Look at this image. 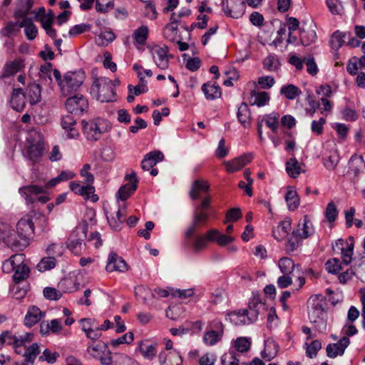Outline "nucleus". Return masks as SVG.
Returning <instances> with one entry per match:
<instances>
[{
  "mask_svg": "<svg viewBox=\"0 0 365 365\" xmlns=\"http://www.w3.org/2000/svg\"><path fill=\"white\" fill-rule=\"evenodd\" d=\"M222 9L227 16L239 19L245 14V2L243 0H226L223 2Z\"/></svg>",
  "mask_w": 365,
  "mask_h": 365,
  "instance_id": "obj_10",
  "label": "nucleus"
},
{
  "mask_svg": "<svg viewBox=\"0 0 365 365\" xmlns=\"http://www.w3.org/2000/svg\"><path fill=\"white\" fill-rule=\"evenodd\" d=\"M19 21L8 22L5 24L4 27L1 29L0 33L4 36L11 38L15 36L19 33Z\"/></svg>",
  "mask_w": 365,
  "mask_h": 365,
  "instance_id": "obj_47",
  "label": "nucleus"
},
{
  "mask_svg": "<svg viewBox=\"0 0 365 365\" xmlns=\"http://www.w3.org/2000/svg\"><path fill=\"white\" fill-rule=\"evenodd\" d=\"M61 322L60 319H52L50 322H42L40 324V332L43 335H47L50 332L58 333L62 330Z\"/></svg>",
  "mask_w": 365,
  "mask_h": 365,
  "instance_id": "obj_25",
  "label": "nucleus"
},
{
  "mask_svg": "<svg viewBox=\"0 0 365 365\" xmlns=\"http://www.w3.org/2000/svg\"><path fill=\"white\" fill-rule=\"evenodd\" d=\"M279 115L277 113H272L267 115L263 118V120L265 121L266 125L272 130L273 132H276L278 129V119Z\"/></svg>",
  "mask_w": 365,
  "mask_h": 365,
  "instance_id": "obj_61",
  "label": "nucleus"
},
{
  "mask_svg": "<svg viewBox=\"0 0 365 365\" xmlns=\"http://www.w3.org/2000/svg\"><path fill=\"white\" fill-rule=\"evenodd\" d=\"M164 159V155L160 151H153L146 154L141 162V168L144 170H149L158 162Z\"/></svg>",
  "mask_w": 365,
  "mask_h": 365,
  "instance_id": "obj_19",
  "label": "nucleus"
},
{
  "mask_svg": "<svg viewBox=\"0 0 365 365\" xmlns=\"http://www.w3.org/2000/svg\"><path fill=\"white\" fill-rule=\"evenodd\" d=\"M168 48L166 46L155 45L150 48V52L157 67L161 70L168 69L170 58L173 56L168 54Z\"/></svg>",
  "mask_w": 365,
  "mask_h": 365,
  "instance_id": "obj_9",
  "label": "nucleus"
},
{
  "mask_svg": "<svg viewBox=\"0 0 365 365\" xmlns=\"http://www.w3.org/2000/svg\"><path fill=\"white\" fill-rule=\"evenodd\" d=\"M125 178L129 180L130 182L123 185L118 190V197L121 200H127L137 189L138 179L135 173H133L130 175H128Z\"/></svg>",
  "mask_w": 365,
  "mask_h": 365,
  "instance_id": "obj_17",
  "label": "nucleus"
},
{
  "mask_svg": "<svg viewBox=\"0 0 365 365\" xmlns=\"http://www.w3.org/2000/svg\"><path fill=\"white\" fill-rule=\"evenodd\" d=\"M135 297L144 304H148L150 298L154 297V294L150 289L142 285L135 288Z\"/></svg>",
  "mask_w": 365,
  "mask_h": 365,
  "instance_id": "obj_41",
  "label": "nucleus"
},
{
  "mask_svg": "<svg viewBox=\"0 0 365 365\" xmlns=\"http://www.w3.org/2000/svg\"><path fill=\"white\" fill-rule=\"evenodd\" d=\"M264 304H254L252 307H250L249 309H244V311H245V314L247 315V319L249 320L250 324L257 321L260 308L264 309Z\"/></svg>",
  "mask_w": 365,
  "mask_h": 365,
  "instance_id": "obj_55",
  "label": "nucleus"
},
{
  "mask_svg": "<svg viewBox=\"0 0 365 365\" xmlns=\"http://www.w3.org/2000/svg\"><path fill=\"white\" fill-rule=\"evenodd\" d=\"M325 267L327 272L331 274H336L341 269L340 260L337 258L329 259L326 262Z\"/></svg>",
  "mask_w": 365,
  "mask_h": 365,
  "instance_id": "obj_62",
  "label": "nucleus"
},
{
  "mask_svg": "<svg viewBox=\"0 0 365 365\" xmlns=\"http://www.w3.org/2000/svg\"><path fill=\"white\" fill-rule=\"evenodd\" d=\"M53 76L60 86L61 94L64 96L76 92L85 80V73L82 70L68 71L63 76V78L61 79V73L58 70L54 69Z\"/></svg>",
  "mask_w": 365,
  "mask_h": 365,
  "instance_id": "obj_2",
  "label": "nucleus"
},
{
  "mask_svg": "<svg viewBox=\"0 0 365 365\" xmlns=\"http://www.w3.org/2000/svg\"><path fill=\"white\" fill-rule=\"evenodd\" d=\"M230 320L232 323L237 326H242L249 324V320L247 319V315L245 314L244 309L239 311L238 312H232L229 314Z\"/></svg>",
  "mask_w": 365,
  "mask_h": 365,
  "instance_id": "obj_45",
  "label": "nucleus"
},
{
  "mask_svg": "<svg viewBox=\"0 0 365 365\" xmlns=\"http://www.w3.org/2000/svg\"><path fill=\"white\" fill-rule=\"evenodd\" d=\"M115 38V34L110 31L101 32L96 38V42L98 45L105 46L112 42Z\"/></svg>",
  "mask_w": 365,
  "mask_h": 365,
  "instance_id": "obj_51",
  "label": "nucleus"
},
{
  "mask_svg": "<svg viewBox=\"0 0 365 365\" xmlns=\"http://www.w3.org/2000/svg\"><path fill=\"white\" fill-rule=\"evenodd\" d=\"M252 159V155L250 153L245 154L232 160L225 161L224 165H225L226 170L228 173H235L247 165Z\"/></svg>",
  "mask_w": 365,
  "mask_h": 365,
  "instance_id": "obj_15",
  "label": "nucleus"
},
{
  "mask_svg": "<svg viewBox=\"0 0 365 365\" xmlns=\"http://www.w3.org/2000/svg\"><path fill=\"white\" fill-rule=\"evenodd\" d=\"M14 272L13 278L15 282H19L29 277L30 269L26 264L11 269Z\"/></svg>",
  "mask_w": 365,
  "mask_h": 365,
  "instance_id": "obj_48",
  "label": "nucleus"
},
{
  "mask_svg": "<svg viewBox=\"0 0 365 365\" xmlns=\"http://www.w3.org/2000/svg\"><path fill=\"white\" fill-rule=\"evenodd\" d=\"M139 349L143 357L148 360H153L157 354L156 346L154 344L140 342L139 344Z\"/></svg>",
  "mask_w": 365,
  "mask_h": 365,
  "instance_id": "obj_42",
  "label": "nucleus"
},
{
  "mask_svg": "<svg viewBox=\"0 0 365 365\" xmlns=\"http://www.w3.org/2000/svg\"><path fill=\"white\" fill-rule=\"evenodd\" d=\"M25 264V255L22 253L15 254L3 263L2 269L4 272H10L11 269Z\"/></svg>",
  "mask_w": 365,
  "mask_h": 365,
  "instance_id": "obj_24",
  "label": "nucleus"
},
{
  "mask_svg": "<svg viewBox=\"0 0 365 365\" xmlns=\"http://www.w3.org/2000/svg\"><path fill=\"white\" fill-rule=\"evenodd\" d=\"M339 162V155L336 151L331 154L327 159H324V165L329 170H334Z\"/></svg>",
  "mask_w": 365,
  "mask_h": 365,
  "instance_id": "obj_59",
  "label": "nucleus"
},
{
  "mask_svg": "<svg viewBox=\"0 0 365 365\" xmlns=\"http://www.w3.org/2000/svg\"><path fill=\"white\" fill-rule=\"evenodd\" d=\"M44 150L42 134L36 130H31L26 138V156L29 160L37 162L40 160Z\"/></svg>",
  "mask_w": 365,
  "mask_h": 365,
  "instance_id": "obj_5",
  "label": "nucleus"
},
{
  "mask_svg": "<svg viewBox=\"0 0 365 365\" xmlns=\"http://www.w3.org/2000/svg\"><path fill=\"white\" fill-rule=\"evenodd\" d=\"M286 171L289 177L297 178L304 172L298 160L295 158H290L286 163Z\"/></svg>",
  "mask_w": 365,
  "mask_h": 365,
  "instance_id": "obj_36",
  "label": "nucleus"
},
{
  "mask_svg": "<svg viewBox=\"0 0 365 365\" xmlns=\"http://www.w3.org/2000/svg\"><path fill=\"white\" fill-rule=\"evenodd\" d=\"M216 330H208L203 336V341L207 346H214L220 341L223 334V325L217 320L213 322Z\"/></svg>",
  "mask_w": 365,
  "mask_h": 365,
  "instance_id": "obj_13",
  "label": "nucleus"
},
{
  "mask_svg": "<svg viewBox=\"0 0 365 365\" xmlns=\"http://www.w3.org/2000/svg\"><path fill=\"white\" fill-rule=\"evenodd\" d=\"M86 351L93 358L100 360L102 365H111L113 363L108 346L102 341L89 343Z\"/></svg>",
  "mask_w": 365,
  "mask_h": 365,
  "instance_id": "obj_7",
  "label": "nucleus"
},
{
  "mask_svg": "<svg viewBox=\"0 0 365 365\" xmlns=\"http://www.w3.org/2000/svg\"><path fill=\"white\" fill-rule=\"evenodd\" d=\"M202 91L207 100L212 101L220 98L221 89L219 86L210 82L204 83L202 86Z\"/></svg>",
  "mask_w": 365,
  "mask_h": 365,
  "instance_id": "obj_28",
  "label": "nucleus"
},
{
  "mask_svg": "<svg viewBox=\"0 0 365 365\" xmlns=\"http://www.w3.org/2000/svg\"><path fill=\"white\" fill-rule=\"evenodd\" d=\"M303 221L304 222L302 228V232L299 233V235L300 238L306 239L313 235L314 228L312 223L307 215H304Z\"/></svg>",
  "mask_w": 365,
  "mask_h": 365,
  "instance_id": "obj_53",
  "label": "nucleus"
},
{
  "mask_svg": "<svg viewBox=\"0 0 365 365\" xmlns=\"http://www.w3.org/2000/svg\"><path fill=\"white\" fill-rule=\"evenodd\" d=\"M83 134L91 141L99 140L101 135L110 129L109 123L103 118H96L88 122H82Z\"/></svg>",
  "mask_w": 365,
  "mask_h": 365,
  "instance_id": "obj_6",
  "label": "nucleus"
},
{
  "mask_svg": "<svg viewBox=\"0 0 365 365\" xmlns=\"http://www.w3.org/2000/svg\"><path fill=\"white\" fill-rule=\"evenodd\" d=\"M209 218V215L205 211L200 210H194L193 222L198 226L202 225Z\"/></svg>",
  "mask_w": 365,
  "mask_h": 365,
  "instance_id": "obj_63",
  "label": "nucleus"
},
{
  "mask_svg": "<svg viewBox=\"0 0 365 365\" xmlns=\"http://www.w3.org/2000/svg\"><path fill=\"white\" fill-rule=\"evenodd\" d=\"M19 27L24 28L26 36L29 40H33L36 38L38 30L31 18H24V19L20 21Z\"/></svg>",
  "mask_w": 365,
  "mask_h": 365,
  "instance_id": "obj_31",
  "label": "nucleus"
},
{
  "mask_svg": "<svg viewBox=\"0 0 365 365\" xmlns=\"http://www.w3.org/2000/svg\"><path fill=\"white\" fill-rule=\"evenodd\" d=\"M238 361L233 351H229L221 357L222 365H238Z\"/></svg>",
  "mask_w": 365,
  "mask_h": 365,
  "instance_id": "obj_64",
  "label": "nucleus"
},
{
  "mask_svg": "<svg viewBox=\"0 0 365 365\" xmlns=\"http://www.w3.org/2000/svg\"><path fill=\"white\" fill-rule=\"evenodd\" d=\"M237 118L239 122L245 127L249 128L251 124V113L247 103H242L238 108Z\"/></svg>",
  "mask_w": 365,
  "mask_h": 365,
  "instance_id": "obj_30",
  "label": "nucleus"
},
{
  "mask_svg": "<svg viewBox=\"0 0 365 365\" xmlns=\"http://www.w3.org/2000/svg\"><path fill=\"white\" fill-rule=\"evenodd\" d=\"M209 184L207 182L202 180H196L193 182L191 190L190 191V197L192 200L199 198L200 195L202 192L208 191Z\"/></svg>",
  "mask_w": 365,
  "mask_h": 365,
  "instance_id": "obj_29",
  "label": "nucleus"
},
{
  "mask_svg": "<svg viewBox=\"0 0 365 365\" xmlns=\"http://www.w3.org/2000/svg\"><path fill=\"white\" fill-rule=\"evenodd\" d=\"M349 240L351 241L350 243L346 242L347 247L344 248V245L345 244L344 241L341 239L338 240L336 242V246L339 247L341 250V256H342V260L343 263L346 265H348L351 263L352 260V256L354 254V242H353V237H349Z\"/></svg>",
  "mask_w": 365,
  "mask_h": 365,
  "instance_id": "obj_20",
  "label": "nucleus"
},
{
  "mask_svg": "<svg viewBox=\"0 0 365 365\" xmlns=\"http://www.w3.org/2000/svg\"><path fill=\"white\" fill-rule=\"evenodd\" d=\"M292 227L291 220L286 219L282 221L273 230V236L278 241L284 240L289 234Z\"/></svg>",
  "mask_w": 365,
  "mask_h": 365,
  "instance_id": "obj_27",
  "label": "nucleus"
},
{
  "mask_svg": "<svg viewBox=\"0 0 365 365\" xmlns=\"http://www.w3.org/2000/svg\"><path fill=\"white\" fill-rule=\"evenodd\" d=\"M41 350L37 343L32 344L30 346L25 349L24 356L25 358V362L32 365L36 358L40 354Z\"/></svg>",
  "mask_w": 365,
  "mask_h": 365,
  "instance_id": "obj_38",
  "label": "nucleus"
},
{
  "mask_svg": "<svg viewBox=\"0 0 365 365\" xmlns=\"http://www.w3.org/2000/svg\"><path fill=\"white\" fill-rule=\"evenodd\" d=\"M17 234L11 230L9 245L12 249L22 250L28 245L29 238L34 234V224L30 215L22 217L16 225Z\"/></svg>",
  "mask_w": 365,
  "mask_h": 365,
  "instance_id": "obj_1",
  "label": "nucleus"
},
{
  "mask_svg": "<svg viewBox=\"0 0 365 365\" xmlns=\"http://www.w3.org/2000/svg\"><path fill=\"white\" fill-rule=\"evenodd\" d=\"M149 30L147 26L143 25L133 32V38L138 45H145L148 38Z\"/></svg>",
  "mask_w": 365,
  "mask_h": 365,
  "instance_id": "obj_39",
  "label": "nucleus"
},
{
  "mask_svg": "<svg viewBox=\"0 0 365 365\" xmlns=\"http://www.w3.org/2000/svg\"><path fill=\"white\" fill-rule=\"evenodd\" d=\"M164 37L170 41H174L178 36V26L175 24H168L163 29Z\"/></svg>",
  "mask_w": 365,
  "mask_h": 365,
  "instance_id": "obj_54",
  "label": "nucleus"
},
{
  "mask_svg": "<svg viewBox=\"0 0 365 365\" xmlns=\"http://www.w3.org/2000/svg\"><path fill=\"white\" fill-rule=\"evenodd\" d=\"M280 271L284 274H290L294 271L295 264L292 259L289 257H282L278 263Z\"/></svg>",
  "mask_w": 365,
  "mask_h": 365,
  "instance_id": "obj_49",
  "label": "nucleus"
},
{
  "mask_svg": "<svg viewBox=\"0 0 365 365\" xmlns=\"http://www.w3.org/2000/svg\"><path fill=\"white\" fill-rule=\"evenodd\" d=\"M284 198L289 210L293 211L297 209L300 203V200L295 190L289 187Z\"/></svg>",
  "mask_w": 365,
  "mask_h": 365,
  "instance_id": "obj_35",
  "label": "nucleus"
},
{
  "mask_svg": "<svg viewBox=\"0 0 365 365\" xmlns=\"http://www.w3.org/2000/svg\"><path fill=\"white\" fill-rule=\"evenodd\" d=\"M19 193L23 196L28 204L36 201L38 195L44 192V188L36 185H29L19 188Z\"/></svg>",
  "mask_w": 365,
  "mask_h": 365,
  "instance_id": "obj_16",
  "label": "nucleus"
},
{
  "mask_svg": "<svg viewBox=\"0 0 365 365\" xmlns=\"http://www.w3.org/2000/svg\"><path fill=\"white\" fill-rule=\"evenodd\" d=\"M44 316L45 313L42 312L38 307H30L24 318L25 325L31 327L38 323Z\"/></svg>",
  "mask_w": 365,
  "mask_h": 365,
  "instance_id": "obj_22",
  "label": "nucleus"
},
{
  "mask_svg": "<svg viewBox=\"0 0 365 365\" xmlns=\"http://www.w3.org/2000/svg\"><path fill=\"white\" fill-rule=\"evenodd\" d=\"M22 66V63L19 61H14L8 63L4 66V71L1 75V78H7L13 76L19 72Z\"/></svg>",
  "mask_w": 365,
  "mask_h": 365,
  "instance_id": "obj_43",
  "label": "nucleus"
},
{
  "mask_svg": "<svg viewBox=\"0 0 365 365\" xmlns=\"http://www.w3.org/2000/svg\"><path fill=\"white\" fill-rule=\"evenodd\" d=\"M46 251L48 256L56 259V257H61L63 254L65 248L61 242H55L48 245Z\"/></svg>",
  "mask_w": 365,
  "mask_h": 365,
  "instance_id": "obj_52",
  "label": "nucleus"
},
{
  "mask_svg": "<svg viewBox=\"0 0 365 365\" xmlns=\"http://www.w3.org/2000/svg\"><path fill=\"white\" fill-rule=\"evenodd\" d=\"M263 67L270 72L277 71L280 67L279 60L274 55H269L263 61Z\"/></svg>",
  "mask_w": 365,
  "mask_h": 365,
  "instance_id": "obj_46",
  "label": "nucleus"
},
{
  "mask_svg": "<svg viewBox=\"0 0 365 365\" xmlns=\"http://www.w3.org/2000/svg\"><path fill=\"white\" fill-rule=\"evenodd\" d=\"M345 34L340 31H335L331 37L330 45L334 50H338L344 42Z\"/></svg>",
  "mask_w": 365,
  "mask_h": 365,
  "instance_id": "obj_57",
  "label": "nucleus"
},
{
  "mask_svg": "<svg viewBox=\"0 0 365 365\" xmlns=\"http://www.w3.org/2000/svg\"><path fill=\"white\" fill-rule=\"evenodd\" d=\"M300 42L302 45L307 46L314 43L317 38L315 31L309 27H302L300 29Z\"/></svg>",
  "mask_w": 365,
  "mask_h": 365,
  "instance_id": "obj_32",
  "label": "nucleus"
},
{
  "mask_svg": "<svg viewBox=\"0 0 365 365\" xmlns=\"http://www.w3.org/2000/svg\"><path fill=\"white\" fill-rule=\"evenodd\" d=\"M86 184V185H81L79 182H71L70 189L75 194L82 196L86 200H91L93 202H97L98 197L94 194L95 187L91 184Z\"/></svg>",
  "mask_w": 365,
  "mask_h": 365,
  "instance_id": "obj_12",
  "label": "nucleus"
},
{
  "mask_svg": "<svg viewBox=\"0 0 365 365\" xmlns=\"http://www.w3.org/2000/svg\"><path fill=\"white\" fill-rule=\"evenodd\" d=\"M27 95L31 104H36L38 103L41 98V90L40 86L35 83L29 84Z\"/></svg>",
  "mask_w": 365,
  "mask_h": 365,
  "instance_id": "obj_40",
  "label": "nucleus"
},
{
  "mask_svg": "<svg viewBox=\"0 0 365 365\" xmlns=\"http://www.w3.org/2000/svg\"><path fill=\"white\" fill-rule=\"evenodd\" d=\"M115 83L106 77L96 78L91 86V93L101 102L115 101Z\"/></svg>",
  "mask_w": 365,
  "mask_h": 365,
  "instance_id": "obj_4",
  "label": "nucleus"
},
{
  "mask_svg": "<svg viewBox=\"0 0 365 365\" xmlns=\"http://www.w3.org/2000/svg\"><path fill=\"white\" fill-rule=\"evenodd\" d=\"M349 344L350 340L346 336L342 337L337 343L329 344L326 349L327 356L330 358L342 356Z\"/></svg>",
  "mask_w": 365,
  "mask_h": 365,
  "instance_id": "obj_18",
  "label": "nucleus"
},
{
  "mask_svg": "<svg viewBox=\"0 0 365 365\" xmlns=\"http://www.w3.org/2000/svg\"><path fill=\"white\" fill-rule=\"evenodd\" d=\"M76 120L71 115H67L62 118V128L67 132L69 138H75L78 136V130L76 128Z\"/></svg>",
  "mask_w": 365,
  "mask_h": 365,
  "instance_id": "obj_23",
  "label": "nucleus"
},
{
  "mask_svg": "<svg viewBox=\"0 0 365 365\" xmlns=\"http://www.w3.org/2000/svg\"><path fill=\"white\" fill-rule=\"evenodd\" d=\"M106 269L110 272H123L128 270V266L125 260L121 257L112 252L108 255Z\"/></svg>",
  "mask_w": 365,
  "mask_h": 365,
  "instance_id": "obj_14",
  "label": "nucleus"
},
{
  "mask_svg": "<svg viewBox=\"0 0 365 365\" xmlns=\"http://www.w3.org/2000/svg\"><path fill=\"white\" fill-rule=\"evenodd\" d=\"M269 101V96L267 92L252 91L250 93V103L252 106L261 107L265 106Z\"/></svg>",
  "mask_w": 365,
  "mask_h": 365,
  "instance_id": "obj_33",
  "label": "nucleus"
},
{
  "mask_svg": "<svg viewBox=\"0 0 365 365\" xmlns=\"http://www.w3.org/2000/svg\"><path fill=\"white\" fill-rule=\"evenodd\" d=\"M83 240L81 238H74L71 235L68 242V248L75 255L81 253L82 250V242Z\"/></svg>",
  "mask_w": 365,
  "mask_h": 365,
  "instance_id": "obj_56",
  "label": "nucleus"
},
{
  "mask_svg": "<svg viewBox=\"0 0 365 365\" xmlns=\"http://www.w3.org/2000/svg\"><path fill=\"white\" fill-rule=\"evenodd\" d=\"M234 241L231 236L225 235L216 229H211L207 233L195 237L192 244L194 253H199L205 250L209 242H215L220 246H225Z\"/></svg>",
  "mask_w": 365,
  "mask_h": 365,
  "instance_id": "obj_3",
  "label": "nucleus"
},
{
  "mask_svg": "<svg viewBox=\"0 0 365 365\" xmlns=\"http://www.w3.org/2000/svg\"><path fill=\"white\" fill-rule=\"evenodd\" d=\"M308 314L310 322L315 324L319 331L324 332L327 330V314L322 305L318 302L313 303Z\"/></svg>",
  "mask_w": 365,
  "mask_h": 365,
  "instance_id": "obj_8",
  "label": "nucleus"
},
{
  "mask_svg": "<svg viewBox=\"0 0 365 365\" xmlns=\"http://www.w3.org/2000/svg\"><path fill=\"white\" fill-rule=\"evenodd\" d=\"M56 265V259L48 255L43 257L37 264V269L40 272H46L54 268Z\"/></svg>",
  "mask_w": 365,
  "mask_h": 365,
  "instance_id": "obj_50",
  "label": "nucleus"
},
{
  "mask_svg": "<svg viewBox=\"0 0 365 365\" xmlns=\"http://www.w3.org/2000/svg\"><path fill=\"white\" fill-rule=\"evenodd\" d=\"M329 11L334 15H341L343 13V6L340 0H327Z\"/></svg>",
  "mask_w": 365,
  "mask_h": 365,
  "instance_id": "obj_58",
  "label": "nucleus"
},
{
  "mask_svg": "<svg viewBox=\"0 0 365 365\" xmlns=\"http://www.w3.org/2000/svg\"><path fill=\"white\" fill-rule=\"evenodd\" d=\"M280 93L284 95L286 98L293 100L296 97L299 96L302 92L297 86L293 84H289L281 88Z\"/></svg>",
  "mask_w": 365,
  "mask_h": 365,
  "instance_id": "obj_44",
  "label": "nucleus"
},
{
  "mask_svg": "<svg viewBox=\"0 0 365 365\" xmlns=\"http://www.w3.org/2000/svg\"><path fill=\"white\" fill-rule=\"evenodd\" d=\"M13 109L16 111H22L25 106V96L21 88H16L13 91L10 101Z\"/></svg>",
  "mask_w": 365,
  "mask_h": 365,
  "instance_id": "obj_26",
  "label": "nucleus"
},
{
  "mask_svg": "<svg viewBox=\"0 0 365 365\" xmlns=\"http://www.w3.org/2000/svg\"><path fill=\"white\" fill-rule=\"evenodd\" d=\"M125 216V212L123 213L122 210L118 208L113 214H110V215L107 214V220L110 226L113 230H119Z\"/></svg>",
  "mask_w": 365,
  "mask_h": 365,
  "instance_id": "obj_34",
  "label": "nucleus"
},
{
  "mask_svg": "<svg viewBox=\"0 0 365 365\" xmlns=\"http://www.w3.org/2000/svg\"><path fill=\"white\" fill-rule=\"evenodd\" d=\"M324 215L329 222H333L336 220L338 216V210L333 202L327 204Z\"/></svg>",
  "mask_w": 365,
  "mask_h": 365,
  "instance_id": "obj_60",
  "label": "nucleus"
},
{
  "mask_svg": "<svg viewBox=\"0 0 365 365\" xmlns=\"http://www.w3.org/2000/svg\"><path fill=\"white\" fill-rule=\"evenodd\" d=\"M66 110L74 114H81L88 106V101L82 95L77 94L68 98L65 103Z\"/></svg>",
  "mask_w": 365,
  "mask_h": 365,
  "instance_id": "obj_11",
  "label": "nucleus"
},
{
  "mask_svg": "<svg viewBox=\"0 0 365 365\" xmlns=\"http://www.w3.org/2000/svg\"><path fill=\"white\" fill-rule=\"evenodd\" d=\"M33 0H18L16 8L14 11V16L17 19H24L29 18L27 16L31 13V9L33 6Z\"/></svg>",
  "mask_w": 365,
  "mask_h": 365,
  "instance_id": "obj_21",
  "label": "nucleus"
},
{
  "mask_svg": "<svg viewBox=\"0 0 365 365\" xmlns=\"http://www.w3.org/2000/svg\"><path fill=\"white\" fill-rule=\"evenodd\" d=\"M163 354L160 353L159 360L161 365H182V356L178 352L170 353L164 360H163Z\"/></svg>",
  "mask_w": 365,
  "mask_h": 365,
  "instance_id": "obj_37",
  "label": "nucleus"
}]
</instances>
